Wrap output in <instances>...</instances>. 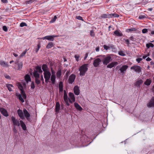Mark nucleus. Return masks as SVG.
Returning <instances> with one entry per match:
<instances>
[{
  "mask_svg": "<svg viewBox=\"0 0 154 154\" xmlns=\"http://www.w3.org/2000/svg\"><path fill=\"white\" fill-rule=\"evenodd\" d=\"M60 109V104L59 102H57L56 105L55 111L58 112Z\"/></svg>",
  "mask_w": 154,
  "mask_h": 154,
  "instance_id": "obj_27",
  "label": "nucleus"
},
{
  "mask_svg": "<svg viewBox=\"0 0 154 154\" xmlns=\"http://www.w3.org/2000/svg\"><path fill=\"white\" fill-rule=\"evenodd\" d=\"M2 2L3 3H7L8 1L7 0H1Z\"/></svg>",
  "mask_w": 154,
  "mask_h": 154,
  "instance_id": "obj_63",
  "label": "nucleus"
},
{
  "mask_svg": "<svg viewBox=\"0 0 154 154\" xmlns=\"http://www.w3.org/2000/svg\"><path fill=\"white\" fill-rule=\"evenodd\" d=\"M74 106L76 108L80 111H81L82 110V108L77 103H74Z\"/></svg>",
  "mask_w": 154,
  "mask_h": 154,
  "instance_id": "obj_21",
  "label": "nucleus"
},
{
  "mask_svg": "<svg viewBox=\"0 0 154 154\" xmlns=\"http://www.w3.org/2000/svg\"><path fill=\"white\" fill-rule=\"evenodd\" d=\"M56 79L55 75H52L51 76V80L52 84H54L55 83V81Z\"/></svg>",
  "mask_w": 154,
  "mask_h": 154,
  "instance_id": "obj_30",
  "label": "nucleus"
},
{
  "mask_svg": "<svg viewBox=\"0 0 154 154\" xmlns=\"http://www.w3.org/2000/svg\"><path fill=\"white\" fill-rule=\"evenodd\" d=\"M23 115H24V116L26 119L29 122H31V119L30 118V114L28 112V111L25 109H23Z\"/></svg>",
  "mask_w": 154,
  "mask_h": 154,
  "instance_id": "obj_3",
  "label": "nucleus"
},
{
  "mask_svg": "<svg viewBox=\"0 0 154 154\" xmlns=\"http://www.w3.org/2000/svg\"><path fill=\"white\" fill-rule=\"evenodd\" d=\"M128 66L126 65L122 66L120 68V70L122 73H125L124 72H125L128 68Z\"/></svg>",
  "mask_w": 154,
  "mask_h": 154,
  "instance_id": "obj_14",
  "label": "nucleus"
},
{
  "mask_svg": "<svg viewBox=\"0 0 154 154\" xmlns=\"http://www.w3.org/2000/svg\"><path fill=\"white\" fill-rule=\"evenodd\" d=\"M18 70L21 69L22 68L23 63H22L20 62L18 64Z\"/></svg>",
  "mask_w": 154,
  "mask_h": 154,
  "instance_id": "obj_42",
  "label": "nucleus"
},
{
  "mask_svg": "<svg viewBox=\"0 0 154 154\" xmlns=\"http://www.w3.org/2000/svg\"><path fill=\"white\" fill-rule=\"evenodd\" d=\"M114 33L117 36H122L123 35L122 34L117 30L115 31Z\"/></svg>",
  "mask_w": 154,
  "mask_h": 154,
  "instance_id": "obj_25",
  "label": "nucleus"
},
{
  "mask_svg": "<svg viewBox=\"0 0 154 154\" xmlns=\"http://www.w3.org/2000/svg\"><path fill=\"white\" fill-rule=\"evenodd\" d=\"M118 54L119 55L122 56H125L126 55V54L124 52L122 51H119V52Z\"/></svg>",
  "mask_w": 154,
  "mask_h": 154,
  "instance_id": "obj_40",
  "label": "nucleus"
},
{
  "mask_svg": "<svg viewBox=\"0 0 154 154\" xmlns=\"http://www.w3.org/2000/svg\"><path fill=\"white\" fill-rule=\"evenodd\" d=\"M35 70L37 71V72L39 73H42L43 72L42 70L41 66H38L35 67Z\"/></svg>",
  "mask_w": 154,
  "mask_h": 154,
  "instance_id": "obj_28",
  "label": "nucleus"
},
{
  "mask_svg": "<svg viewBox=\"0 0 154 154\" xmlns=\"http://www.w3.org/2000/svg\"><path fill=\"white\" fill-rule=\"evenodd\" d=\"M88 65L87 64H84L80 67L79 71L80 72V75L81 76H83L85 75L88 69Z\"/></svg>",
  "mask_w": 154,
  "mask_h": 154,
  "instance_id": "obj_1",
  "label": "nucleus"
},
{
  "mask_svg": "<svg viewBox=\"0 0 154 154\" xmlns=\"http://www.w3.org/2000/svg\"><path fill=\"white\" fill-rule=\"evenodd\" d=\"M70 70L67 71L66 72V73L65 74V75L64 76V77L66 78V79H67L68 77V76H69V74H70Z\"/></svg>",
  "mask_w": 154,
  "mask_h": 154,
  "instance_id": "obj_41",
  "label": "nucleus"
},
{
  "mask_svg": "<svg viewBox=\"0 0 154 154\" xmlns=\"http://www.w3.org/2000/svg\"><path fill=\"white\" fill-rule=\"evenodd\" d=\"M42 69L44 72H45L49 71L48 70V67L47 65L46 64H43L42 66Z\"/></svg>",
  "mask_w": 154,
  "mask_h": 154,
  "instance_id": "obj_18",
  "label": "nucleus"
},
{
  "mask_svg": "<svg viewBox=\"0 0 154 154\" xmlns=\"http://www.w3.org/2000/svg\"><path fill=\"white\" fill-rule=\"evenodd\" d=\"M20 125L23 129L24 131H26V127L24 122L22 120H20Z\"/></svg>",
  "mask_w": 154,
  "mask_h": 154,
  "instance_id": "obj_16",
  "label": "nucleus"
},
{
  "mask_svg": "<svg viewBox=\"0 0 154 154\" xmlns=\"http://www.w3.org/2000/svg\"><path fill=\"white\" fill-rule=\"evenodd\" d=\"M74 57L76 61L77 62L79 60V58L80 56L78 55H75Z\"/></svg>",
  "mask_w": 154,
  "mask_h": 154,
  "instance_id": "obj_49",
  "label": "nucleus"
},
{
  "mask_svg": "<svg viewBox=\"0 0 154 154\" xmlns=\"http://www.w3.org/2000/svg\"><path fill=\"white\" fill-rule=\"evenodd\" d=\"M110 14H102L101 16L99 18L100 19H101L102 18H111V17L110 16Z\"/></svg>",
  "mask_w": 154,
  "mask_h": 154,
  "instance_id": "obj_20",
  "label": "nucleus"
},
{
  "mask_svg": "<svg viewBox=\"0 0 154 154\" xmlns=\"http://www.w3.org/2000/svg\"><path fill=\"white\" fill-rule=\"evenodd\" d=\"M124 40H125V43L127 44L128 46H129V45L130 44V43L129 42V41L128 39H124Z\"/></svg>",
  "mask_w": 154,
  "mask_h": 154,
  "instance_id": "obj_48",
  "label": "nucleus"
},
{
  "mask_svg": "<svg viewBox=\"0 0 154 154\" xmlns=\"http://www.w3.org/2000/svg\"><path fill=\"white\" fill-rule=\"evenodd\" d=\"M103 48H104V49H105V50H106L109 49V47L107 46V45H103Z\"/></svg>",
  "mask_w": 154,
  "mask_h": 154,
  "instance_id": "obj_54",
  "label": "nucleus"
},
{
  "mask_svg": "<svg viewBox=\"0 0 154 154\" xmlns=\"http://www.w3.org/2000/svg\"><path fill=\"white\" fill-rule=\"evenodd\" d=\"M146 15L145 16V15H141L139 17V18L140 19H145V18H146Z\"/></svg>",
  "mask_w": 154,
  "mask_h": 154,
  "instance_id": "obj_46",
  "label": "nucleus"
},
{
  "mask_svg": "<svg viewBox=\"0 0 154 154\" xmlns=\"http://www.w3.org/2000/svg\"><path fill=\"white\" fill-rule=\"evenodd\" d=\"M69 96L70 97V100H72V102H75V98L74 94L70 92L69 94Z\"/></svg>",
  "mask_w": 154,
  "mask_h": 154,
  "instance_id": "obj_22",
  "label": "nucleus"
},
{
  "mask_svg": "<svg viewBox=\"0 0 154 154\" xmlns=\"http://www.w3.org/2000/svg\"><path fill=\"white\" fill-rule=\"evenodd\" d=\"M26 24L24 22H22L20 24V26L21 27H23L24 26H27Z\"/></svg>",
  "mask_w": 154,
  "mask_h": 154,
  "instance_id": "obj_45",
  "label": "nucleus"
},
{
  "mask_svg": "<svg viewBox=\"0 0 154 154\" xmlns=\"http://www.w3.org/2000/svg\"><path fill=\"white\" fill-rule=\"evenodd\" d=\"M131 69H134L136 72L139 73L141 72V68L138 66L134 65L131 67Z\"/></svg>",
  "mask_w": 154,
  "mask_h": 154,
  "instance_id": "obj_6",
  "label": "nucleus"
},
{
  "mask_svg": "<svg viewBox=\"0 0 154 154\" xmlns=\"http://www.w3.org/2000/svg\"><path fill=\"white\" fill-rule=\"evenodd\" d=\"M41 47V45H40V44H38L37 45V48L35 50V52L36 53H37L38 50H39L40 48Z\"/></svg>",
  "mask_w": 154,
  "mask_h": 154,
  "instance_id": "obj_47",
  "label": "nucleus"
},
{
  "mask_svg": "<svg viewBox=\"0 0 154 154\" xmlns=\"http://www.w3.org/2000/svg\"><path fill=\"white\" fill-rule=\"evenodd\" d=\"M39 78H35V83L37 84H39L40 83V81L39 79Z\"/></svg>",
  "mask_w": 154,
  "mask_h": 154,
  "instance_id": "obj_43",
  "label": "nucleus"
},
{
  "mask_svg": "<svg viewBox=\"0 0 154 154\" xmlns=\"http://www.w3.org/2000/svg\"><path fill=\"white\" fill-rule=\"evenodd\" d=\"M18 98L19 99V100L21 101L22 103H23L24 102V100L23 99L21 95L20 94H19L17 95Z\"/></svg>",
  "mask_w": 154,
  "mask_h": 154,
  "instance_id": "obj_36",
  "label": "nucleus"
},
{
  "mask_svg": "<svg viewBox=\"0 0 154 154\" xmlns=\"http://www.w3.org/2000/svg\"><path fill=\"white\" fill-rule=\"evenodd\" d=\"M148 31V29H144L142 30V32L143 33H146Z\"/></svg>",
  "mask_w": 154,
  "mask_h": 154,
  "instance_id": "obj_53",
  "label": "nucleus"
},
{
  "mask_svg": "<svg viewBox=\"0 0 154 154\" xmlns=\"http://www.w3.org/2000/svg\"><path fill=\"white\" fill-rule=\"evenodd\" d=\"M31 88L32 89H34L35 88L34 83V82H32L31 84Z\"/></svg>",
  "mask_w": 154,
  "mask_h": 154,
  "instance_id": "obj_51",
  "label": "nucleus"
},
{
  "mask_svg": "<svg viewBox=\"0 0 154 154\" xmlns=\"http://www.w3.org/2000/svg\"><path fill=\"white\" fill-rule=\"evenodd\" d=\"M75 75L74 74H72L69 77L68 82L69 84H72L75 80Z\"/></svg>",
  "mask_w": 154,
  "mask_h": 154,
  "instance_id": "obj_8",
  "label": "nucleus"
},
{
  "mask_svg": "<svg viewBox=\"0 0 154 154\" xmlns=\"http://www.w3.org/2000/svg\"><path fill=\"white\" fill-rule=\"evenodd\" d=\"M33 74L35 78H40V75L36 70H34L33 72Z\"/></svg>",
  "mask_w": 154,
  "mask_h": 154,
  "instance_id": "obj_23",
  "label": "nucleus"
},
{
  "mask_svg": "<svg viewBox=\"0 0 154 154\" xmlns=\"http://www.w3.org/2000/svg\"><path fill=\"white\" fill-rule=\"evenodd\" d=\"M101 60L99 58H97L95 59L93 63V65L94 67H96L99 66L100 63H101Z\"/></svg>",
  "mask_w": 154,
  "mask_h": 154,
  "instance_id": "obj_5",
  "label": "nucleus"
},
{
  "mask_svg": "<svg viewBox=\"0 0 154 154\" xmlns=\"http://www.w3.org/2000/svg\"><path fill=\"white\" fill-rule=\"evenodd\" d=\"M112 57L110 56H108L104 57L103 60V64L105 65H107L109 62L112 60Z\"/></svg>",
  "mask_w": 154,
  "mask_h": 154,
  "instance_id": "obj_2",
  "label": "nucleus"
},
{
  "mask_svg": "<svg viewBox=\"0 0 154 154\" xmlns=\"http://www.w3.org/2000/svg\"><path fill=\"white\" fill-rule=\"evenodd\" d=\"M154 46V45L151 43H149L146 44V47L148 48H149L150 47H153Z\"/></svg>",
  "mask_w": 154,
  "mask_h": 154,
  "instance_id": "obj_38",
  "label": "nucleus"
},
{
  "mask_svg": "<svg viewBox=\"0 0 154 154\" xmlns=\"http://www.w3.org/2000/svg\"><path fill=\"white\" fill-rule=\"evenodd\" d=\"M17 113L18 115L21 119L23 120L24 119L23 112L22 110L19 109L17 111Z\"/></svg>",
  "mask_w": 154,
  "mask_h": 154,
  "instance_id": "obj_10",
  "label": "nucleus"
},
{
  "mask_svg": "<svg viewBox=\"0 0 154 154\" xmlns=\"http://www.w3.org/2000/svg\"><path fill=\"white\" fill-rule=\"evenodd\" d=\"M54 46V44L52 42H49L46 46V48L48 49L51 48Z\"/></svg>",
  "mask_w": 154,
  "mask_h": 154,
  "instance_id": "obj_33",
  "label": "nucleus"
},
{
  "mask_svg": "<svg viewBox=\"0 0 154 154\" xmlns=\"http://www.w3.org/2000/svg\"><path fill=\"white\" fill-rule=\"evenodd\" d=\"M37 0H29L26 2V4H30Z\"/></svg>",
  "mask_w": 154,
  "mask_h": 154,
  "instance_id": "obj_37",
  "label": "nucleus"
},
{
  "mask_svg": "<svg viewBox=\"0 0 154 154\" xmlns=\"http://www.w3.org/2000/svg\"><path fill=\"white\" fill-rule=\"evenodd\" d=\"M13 131L15 133H17V129H16L15 126H14V127Z\"/></svg>",
  "mask_w": 154,
  "mask_h": 154,
  "instance_id": "obj_61",
  "label": "nucleus"
},
{
  "mask_svg": "<svg viewBox=\"0 0 154 154\" xmlns=\"http://www.w3.org/2000/svg\"><path fill=\"white\" fill-rule=\"evenodd\" d=\"M76 18L79 20H81L83 21L82 17L80 16H77L76 17Z\"/></svg>",
  "mask_w": 154,
  "mask_h": 154,
  "instance_id": "obj_50",
  "label": "nucleus"
},
{
  "mask_svg": "<svg viewBox=\"0 0 154 154\" xmlns=\"http://www.w3.org/2000/svg\"><path fill=\"white\" fill-rule=\"evenodd\" d=\"M118 64V63L117 62H112L108 64L107 66V67L108 68H112L114 66H116Z\"/></svg>",
  "mask_w": 154,
  "mask_h": 154,
  "instance_id": "obj_12",
  "label": "nucleus"
},
{
  "mask_svg": "<svg viewBox=\"0 0 154 154\" xmlns=\"http://www.w3.org/2000/svg\"><path fill=\"white\" fill-rule=\"evenodd\" d=\"M59 92H62L63 91V85L62 82H60L59 83Z\"/></svg>",
  "mask_w": 154,
  "mask_h": 154,
  "instance_id": "obj_29",
  "label": "nucleus"
},
{
  "mask_svg": "<svg viewBox=\"0 0 154 154\" xmlns=\"http://www.w3.org/2000/svg\"><path fill=\"white\" fill-rule=\"evenodd\" d=\"M63 99L64 101L66 103V104L67 106H69V104L68 103L69 98H68L67 95L63 96Z\"/></svg>",
  "mask_w": 154,
  "mask_h": 154,
  "instance_id": "obj_24",
  "label": "nucleus"
},
{
  "mask_svg": "<svg viewBox=\"0 0 154 154\" xmlns=\"http://www.w3.org/2000/svg\"><path fill=\"white\" fill-rule=\"evenodd\" d=\"M57 19V17L56 16H55L54 17V18L51 20V22H54L56 19Z\"/></svg>",
  "mask_w": 154,
  "mask_h": 154,
  "instance_id": "obj_52",
  "label": "nucleus"
},
{
  "mask_svg": "<svg viewBox=\"0 0 154 154\" xmlns=\"http://www.w3.org/2000/svg\"><path fill=\"white\" fill-rule=\"evenodd\" d=\"M25 79L27 82H28V81H31V78L29 75L28 74L26 75H25Z\"/></svg>",
  "mask_w": 154,
  "mask_h": 154,
  "instance_id": "obj_35",
  "label": "nucleus"
},
{
  "mask_svg": "<svg viewBox=\"0 0 154 154\" xmlns=\"http://www.w3.org/2000/svg\"><path fill=\"white\" fill-rule=\"evenodd\" d=\"M11 120L14 126H19L20 125V121L16 119L15 118L14 116L11 117Z\"/></svg>",
  "mask_w": 154,
  "mask_h": 154,
  "instance_id": "obj_4",
  "label": "nucleus"
},
{
  "mask_svg": "<svg viewBox=\"0 0 154 154\" xmlns=\"http://www.w3.org/2000/svg\"><path fill=\"white\" fill-rule=\"evenodd\" d=\"M3 29L5 32H7L8 30L7 28L5 26H3Z\"/></svg>",
  "mask_w": 154,
  "mask_h": 154,
  "instance_id": "obj_55",
  "label": "nucleus"
},
{
  "mask_svg": "<svg viewBox=\"0 0 154 154\" xmlns=\"http://www.w3.org/2000/svg\"><path fill=\"white\" fill-rule=\"evenodd\" d=\"M58 35H55L47 36V39L53 41H54V38L58 37Z\"/></svg>",
  "mask_w": 154,
  "mask_h": 154,
  "instance_id": "obj_15",
  "label": "nucleus"
},
{
  "mask_svg": "<svg viewBox=\"0 0 154 154\" xmlns=\"http://www.w3.org/2000/svg\"><path fill=\"white\" fill-rule=\"evenodd\" d=\"M129 31H135L136 29L135 28H131L128 29Z\"/></svg>",
  "mask_w": 154,
  "mask_h": 154,
  "instance_id": "obj_58",
  "label": "nucleus"
},
{
  "mask_svg": "<svg viewBox=\"0 0 154 154\" xmlns=\"http://www.w3.org/2000/svg\"><path fill=\"white\" fill-rule=\"evenodd\" d=\"M6 87L8 88V90L10 91H12L11 88L13 87V86L12 85L9 84H6Z\"/></svg>",
  "mask_w": 154,
  "mask_h": 154,
  "instance_id": "obj_31",
  "label": "nucleus"
},
{
  "mask_svg": "<svg viewBox=\"0 0 154 154\" xmlns=\"http://www.w3.org/2000/svg\"><path fill=\"white\" fill-rule=\"evenodd\" d=\"M147 106L149 107H154V97H152L149 103L147 104Z\"/></svg>",
  "mask_w": 154,
  "mask_h": 154,
  "instance_id": "obj_9",
  "label": "nucleus"
},
{
  "mask_svg": "<svg viewBox=\"0 0 154 154\" xmlns=\"http://www.w3.org/2000/svg\"><path fill=\"white\" fill-rule=\"evenodd\" d=\"M27 51V50H26L23 52H22V53L20 55V57H23V56H24L25 55Z\"/></svg>",
  "mask_w": 154,
  "mask_h": 154,
  "instance_id": "obj_44",
  "label": "nucleus"
},
{
  "mask_svg": "<svg viewBox=\"0 0 154 154\" xmlns=\"http://www.w3.org/2000/svg\"><path fill=\"white\" fill-rule=\"evenodd\" d=\"M20 90L21 91V94L23 97V98L25 99H26V94L24 90H23V89H22V88L21 89L20 88Z\"/></svg>",
  "mask_w": 154,
  "mask_h": 154,
  "instance_id": "obj_34",
  "label": "nucleus"
},
{
  "mask_svg": "<svg viewBox=\"0 0 154 154\" xmlns=\"http://www.w3.org/2000/svg\"><path fill=\"white\" fill-rule=\"evenodd\" d=\"M151 83V80L149 79H147L144 82V84L146 85H149Z\"/></svg>",
  "mask_w": 154,
  "mask_h": 154,
  "instance_id": "obj_32",
  "label": "nucleus"
},
{
  "mask_svg": "<svg viewBox=\"0 0 154 154\" xmlns=\"http://www.w3.org/2000/svg\"><path fill=\"white\" fill-rule=\"evenodd\" d=\"M0 65L4 67H8L9 66L7 63L2 60H0Z\"/></svg>",
  "mask_w": 154,
  "mask_h": 154,
  "instance_id": "obj_19",
  "label": "nucleus"
},
{
  "mask_svg": "<svg viewBox=\"0 0 154 154\" xmlns=\"http://www.w3.org/2000/svg\"><path fill=\"white\" fill-rule=\"evenodd\" d=\"M142 60V59L141 58H138L136 59V60L138 63H139Z\"/></svg>",
  "mask_w": 154,
  "mask_h": 154,
  "instance_id": "obj_56",
  "label": "nucleus"
},
{
  "mask_svg": "<svg viewBox=\"0 0 154 154\" xmlns=\"http://www.w3.org/2000/svg\"><path fill=\"white\" fill-rule=\"evenodd\" d=\"M110 15L111 17V18L114 17H119V15L118 14H110Z\"/></svg>",
  "mask_w": 154,
  "mask_h": 154,
  "instance_id": "obj_39",
  "label": "nucleus"
},
{
  "mask_svg": "<svg viewBox=\"0 0 154 154\" xmlns=\"http://www.w3.org/2000/svg\"><path fill=\"white\" fill-rule=\"evenodd\" d=\"M62 73V70L60 68L58 69V71L56 73L57 77V78L60 79L61 78V76Z\"/></svg>",
  "mask_w": 154,
  "mask_h": 154,
  "instance_id": "obj_17",
  "label": "nucleus"
},
{
  "mask_svg": "<svg viewBox=\"0 0 154 154\" xmlns=\"http://www.w3.org/2000/svg\"><path fill=\"white\" fill-rule=\"evenodd\" d=\"M150 65L152 66H153V67L154 68V62L152 61L150 62Z\"/></svg>",
  "mask_w": 154,
  "mask_h": 154,
  "instance_id": "obj_64",
  "label": "nucleus"
},
{
  "mask_svg": "<svg viewBox=\"0 0 154 154\" xmlns=\"http://www.w3.org/2000/svg\"><path fill=\"white\" fill-rule=\"evenodd\" d=\"M90 35L92 36H94V33L93 31H90Z\"/></svg>",
  "mask_w": 154,
  "mask_h": 154,
  "instance_id": "obj_57",
  "label": "nucleus"
},
{
  "mask_svg": "<svg viewBox=\"0 0 154 154\" xmlns=\"http://www.w3.org/2000/svg\"><path fill=\"white\" fill-rule=\"evenodd\" d=\"M51 73L49 71L44 72V75L45 78L50 79L51 76Z\"/></svg>",
  "mask_w": 154,
  "mask_h": 154,
  "instance_id": "obj_13",
  "label": "nucleus"
},
{
  "mask_svg": "<svg viewBox=\"0 0 154 154\" xmlns=\"http://www.w3.org/2000/svg\"><path fill=\"white\" fill-rule=\"evenodd\" d=\"M73 90L74 93L76 95H78L79 94L80 90L78 86L77 85L75 86Z\"/></svg>",
  "mask_w": 154,
  "mask_h": 154,
  "instance_id": "obj_11",
  "label": "nucleus"
},
{
  "mask_svg": "<svg viewBox=\"0 0 154 154\" xmlns=\"http://www.w3.org/2000/svg\"><path fill=\"white\" fill-rule=\"evenodd\" d=\"M88 55V53H86L85 54V56L84 58V60H85L87 58V57Z\"/></svg>",
  "mask_w": 154,
  "mask_h": 154,
  "instance_id": "obj_62",
  "label": "nucleus"
},
{
  "mask_svg": "<svg viewBox=\"0 0 154 154\" xmlns=\"http://www.w3.org/2000/svg\"><path fill=\"white\" fill-rule=\"evenodd\" d=\"M143 82V81L142 80H139L136 82L135 85L137 87H140V85L142 84Z\"/></svg>",
  "mask_w": 154,
  "mask_h": 154,
  "instance_id": "obj_26",
  "label": "nucleus"
},
{
  "mask_svg": "<svg viewBox=\"0 0 154 154\" xmlns=\"http://www.w3.org/2000/svg\"><path fill=\"white\" fill-rule=\"evenodd\" d=\"M129 39L132 41H135V38H134L133 36H131L129 38Z\"/></svg>",
  "mask_w": 154,
  "mask_h": 154,
  "instance_id": "obj_60",
  "label": "nucleus"
},
{
  "mask_svg": "<svg viewBox=\"0 0 154 154\" xmlns=\"http://www.w3.org/2000/svg\"><path fill=\"white\" fill-rule=\"evenodd\" d=\"M4 76L6 78L8 79H11L9 75H4Z\"/></svg>",
  "mask_w": 154,
  "mask_h": 154,
  "instance_id": "obj_59",
  "label": "nucleus"
},
{
  "mask_svg": "<svg viewBox=\"0 0 154 154\" xmlns=\"http://www.w3.org/2000/svg\"><path fill=\"white\" fill-rule=\"evenodd\" d=\"M0 112L1 114L5 117H8L9 116L8 111L3 108H0Z\"/></svg>",
  "mask_w": 154,
  "mask_h": 154,
  "instance_id": "obj_7",
  "label": "nucleus"
}]
</instances>
